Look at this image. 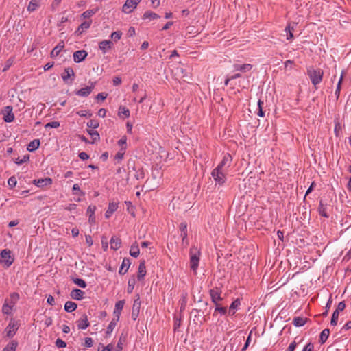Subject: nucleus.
I'll list each match as a JSON object with an SVG mask.
<instances>
[{
    "label": "nucleus",
    "mask_w": 351,
    "mask_h": 351,
    "mask_svg": "<svg viewBox=\"0 0 351 351\" xmlns=\"http://www.w3.org/2000/svg\"><path fill=\"white\" fill-rule=\"evenodd\" d=\"M307 74L312 82V84L316 86L317 84L321 83L323 79L324 72L320 69H315L312 67L308 69Z\"/></svg>",
    "instance_id": "f257e3e1"
},
{
    "label": "nucleus",
    "mask_w": 351,
    "mask_h": 351,
    "mask_svg": "<svg viewBox=\"0 0 351 351\" xmlns=\"http://www.w3.org/2000/svg\"><path fill=\"white\" fill-rule=\"evenodd\" d=\"M199 256L200 252L197 247H193L190 249V267L194 272L198 268Z\"/></svg>",
    "instance_id": "f03ea898"
},
{
    "label": "nucleus",
    "mask_w": 351,
    "mask_h": 351,
    "mask_svg": "<svg viewBox=\"0 0 351 351\" xmlns=\"http://www.w3.org/2000/svg\"><path fill=\"white\" fill-rule=\"evenodd\" d=\"M211 175L217 184L221 186L226 182V177L224 173V169L215 168L212 171Z\"/></svg>",
    "instance_id": "7ed1b4c3"
},
{
    "label": "nucleus",
    "mask_w": 351,
    "mask_h": 351,
    "mask_svg": "<svg viewBox=\"0 0 351 351\" xmlns=\"http://www.w3.org/2000/svg\"><path fill=\"white\" fill-rule=\"evenodd\" d=\"M0 262L5 267H9L14 262V258L11 256V252L9 250H3L1 252Z\"/></svg>",
    "instance_id": "20e7f679"
},
{
    "label": "nucleus",
    "mask_w": 351,
    "mask_h": 351,
    "mask_svg": "<svg viewBox=\"0 0 351 351\" xmlns=\"http://www.w3.org/2000/svg\"><path fill=\"white\" fill-rule=\"evenodd\" d=\"M95 85H96L95 82L90 81L88 86L82 88L78 90H76L75 93L76 95L80 96V97H88L91 93L93 90L95 88Z\"/></svg>",
    "instance_id": "39448f33"
},
{
    "label": "nucleus",
    "mask_w": 351,
    "mask_h": 351,
    "mask_svg": "<svg viewBox=\"0 0 351 351\" xmlns=\"http://www.w3.org/2000/svg\"><path fill=\"white\" fill-rule=\"evenodd\" d=\"M221 290L218 287H215L210 289L209 295L211 298V301L214 304H219V302L223 300V298L221 296Z\"/></svg>",
    "instance_id": "423d86ee"
},
{
    "label": "nucleus",
    "mask_w": 351,
    "mask_h": 351,
    "mask_svg": "<svg viewBox=\"0 0 351 351\" xmlns=\"http://www.w3.org/2000/svg\"><path fill=\"white\" fill-rule=\"evenodd\" d=\"M141 0H126L123 5L122 11L126 14L131 13Z\"/></svg>",
    "instance_id": "0eeeda50"
},
{
    "label": "nucleus",
    "mask_w": 351,
    "mask_h": 351,
    "mask_svg": "<svg viewBox=\"0 0 351 351\" xmlns=\"http://www.w3.org/2000/svg\"><path fill=\"white\" fill-rule=\"evenodd\" d=\"M12 106H7L2 110L3 119L5 122L10 123L14 120V114L12 112Z\"/></svg>",
    "instance_id": "6e6552de"
},
{
    "label": "nucleus",
    "mask_w": 351,
    "mask_h": 351,
    "mask_svg": "<svg viewBox=\"0 0 351 351\" xmlns=\"http://www.w3.org/2000/svg\"><path fill=\"white\" fill-rule=\"evenodd\" d=\"M18 330L17 323L11 320L5 328L6 336L12 337Z\"/></svg>",
    "instance_id": "1a4fd4ad"
},
{
    "label": "nucleus",
    "mask_w": 351,
    "mask_h": 351,
    "mask_svg": "<svg viewBox=\"0 0 351 351\" xmlns=\"http://www.w3.org/2000/svg\"><path fill=\"white\" fill-rule=\"evenodd\" d=\"M139 296L136 299L134 300L131 317L133 320H136L138 316L140 308H141V301L139 300Z\"/></svg>",
    "instance_id": "9d476101"
},
{
    "label": "nucleus",
    "mask_w": 351,
    "mask_h": 351,
    "mask_svg": "<svg viewBox=\"0 0 351 351\" xmlns=\"http://www.w3.org/2000/svg\"><path fill=\"white\" fill-rule=\"evenodd\" d=\"M113 47V42L110 40H104L99 43V48L102 51L103 53H106Z\"/></svg>",
    "instance_id": "9b49d317"
},
{
    "label": "nucleus",
    "mask_w": 351,
    "mask_h": 351,
    "mask_svg": "<svg viewBox=\"0 0 351 351\" xmlns=\"http://www.w3.org/2000/svg\"><path fill=\"white\" fill-rule=\"evenodd\" d=\"M232 160V158L231 155L230 154H226L223 156L222 160L218 164L216 168L219 169H224L225 166L230 167Z\"/></svg>",
    "instance_id": "f8f14e48"
},
{
    "label": "nucleus",
    "mask_w": 351,
    "mask_h": 351,
    "mask_svg": "<svg viewBox=\"0 0 351 351\" xmlns=\"http://www.w3.org/2000/svg\"><path fill=\"white\" fill-rule=\"evenodd\" d=\"M118 204V202H110L109 203L108 209L105 213V217L106 219H109L114 213V212H115L117 210Z\"/></svg>",
    "instance_id": "ddd939ff"
},
{
    "label": "nucleus",
    "mask_w": 351,
    "mask_h": 351,
    "mask_svg": "<svg viewBox=\"0 0 351 351\" xmlns=\"http://www.w3.org/2000/svg\"><path fill=\"white\" fill-rule=\"evenodd\" d=\"M146 267H145V261L142 260L140 261L138 268V275L137 278L139 281L143 280L144 277L146 275Z\"/></svg>",
    "instance_id": "4468645a"
},
{
    "label": "nucleus",
    "mask_w": 351,
    "mask_h": 351,
    "mask_svg": "<svg viewBox=\"0 0 351 351\" xmlns=\"http://www.w3.org/2000/svg\"><path fill=\"white\" fill-rule=\"evenodd\" d=\"M328 205L326 203H324V202L322 199H321L319 201V204L318 207L319 214L325 218H328L329 215L328 213Z\"/></svg>",
    "instance_id": "2eb2a0df"
},
{
    "label": "nucleus",
    "mask_w": 351,
    "mask_h": 351,
    "mask_svg": "<svg viewBox=\"0 0 351 351\" xmlns=\"http://www.w3.org/2000/svg\"><path fill=\"white\" fill-rule=\"evenodd\" d=\"M77 326L79 329L84 330L89 326V322L88 320L87 315L84 314L76 322Z\"/></svg>",
    "instance_id": "dca6fc26"
},
{
    "label": "nucleus",
    "mask_w": 351,
    "mask_h": 351,
    "mask_svg": "<svg viewBox=\"0 0 351 351\" xmlns=\"http://www.w3.org/2000/svg\"><path fill=\"white\" fill-rule=\"evenodd\" d=\"M61 77L64 82H67L68 80L71 78V77H75V73L73 69L71 67H67L66 68L63 73L61 74ZM74 78L71 79V81H73Z\"/></svg>",
    "instance_id": "f3484780"
},
{
    "label": "nucleus",
    "mask_w": 351,
    "mask_h": 351,
    "mask_svg": "<svg viewBox=\"0 0 351 351\" xmlns=\"http://www.w3.org/2000/svg\"><path fill=\"white\" fill-rule=\"evenodd\" d=\"M33 183L38 187H43L51 185L52 184V180L50 178H40L34 180Z\"/></svg>",
    "instance_id": "a211bd4d"
},
{
    "label": "nucleus",
    "mask_w": 351,
    "mask_h": 351,
    "mask_svg": "<svg viewBox=\"0 0 351 351\" xmlns=\"http://www.w3.org/2000/svg\"><path fill=\"white\" fill-rule=\"evenodd\" d=\"M88 53L85 50H80L74 52L73 53V60L74 62L76 63H79L82 61H83L86 57L87 56Z\"/></svg>",
    "instance_id": "6ab92c4d"
},
{
    "label": "nucleus",
    "mask_w": 351,
    "mask_h": 351,
    "mask_svg": "<svg viewBox=\"0 0 351 351\" xmlns=\"http://www.w3.org/2000/svg\"><path fill=\"white\" fill-rule=\"evenodd\" d=\"M124 304H125V301L123 300H119V301L117 302L115 304L114 315H115L114 318L117 319L118 320H119L120 315L123 308Z\"/></svg>",
    "instance_id": "aec40b11"
},
{
    "label": "nucleus",
    "mask_w": 351,
    "mask_h": 351,
    "mask_svg": "<svg viewBox=\"0 0 351 351\" xmlns=\"http://www.w3.org/2000/svg\"><path fill=\"white\" fill-rule=\"evenodd\" d=\"M234 70L240 71L242 73H246L252 70L253 66L251 64H234Z\"/></svg>",
    "instance_id": "412c9836"
},
{
    "label": "nucleus",
    "mask_w": 351,
    "mask_h": 351,
    "mask_svg": "<svg viewBox=\"0 0 351 351\" xmlns=\"http://www.w3.org/2000/svg\"><path fill=\"white\" fill-rule=\"evenodd\" d=\"M110 248L114 250H117L121 246V240L119 237L114 235L110 240Z\"/></svg>",
    "instance_id": "4be33fe9"
},
{
    "label": "nucleus",
    "mask_w": 351,
    "mask_h": 351,
    "mask_svg": "<svg viewBox=\"0 0 351 351\" xmlns=\"http://www.w3.org/2000/svg\"><path fill=\"white\" fill-rule=\"evenodd\" d=\"M14 306L15 304H13V302H11L10 301L8 302V300H5L2 306L3 313L6 315H10Z\"/></svg>",
    "instance_id": "5701e85b"
},
{
    "label": "nucleus",
    "mask_w": 351,
    "mask_h": 351,
    "mask_svg": "<svg viewBox=\"0 0 351 351\" xmlns=\"http://www.w3.org/2000/svg\"><path fill=\"white\" fill-rule=\"evenodd\" d=\"M130 260L128 258H124L122 261L119 271V274H121V275L125 274L128 271V270L130 267Z\"/></svg>",
    "instance_id": "b1692460"
},
{
    "label": "nucleus",
    "mask_w": 351,
    "mask_h": 351,
    "mask_svg": "<svg viewBox=\"0 0 351 351\" xmlns=\"http://www.w3.org/2000/svg\"><path fill=\"white\" fill-rule=\"evenodd\" d=\"M64 47V43L63 41H60L51 51L50 56L51 58L57 57L62 49Z\"/></svg>",
    "instance_id": "393cba45"
},
{
    "label": "nucleus",
    "mask_w": 351,
    "mask_h": 351,
    "mask_svg": "<svg viewBox=\"0 0 351 351\" xmlns=\"http://www.w3.org/2000/svg\"><path fill=\"white\" fill-rule=\"evenodd\" d=\"M92 23V20L86 21H84L80 24V25L78 27L77 29L76 30L75 33L78 35H80L82 34V32L85 30L88 29L90 27V25Z\"/></svg>",
    "instance_id": "a878e982"
},
{
    "label": "nucleus",
    "mask_w": 351,
    "mask_h": 351,
    "mask_svg": "<svg viewBox=\"0 0 351 351\" xmlns=\"http://www.w3.org/2000/svg\"><path fill=\"white\" fill-rule=\"evenodd\" d=\"M96 206L90 205L87 208V214L89 215L88 222L90 223H94L95 222V211Z\"/></svg>",
    "instance_id": "bb28decb"
},
{
    "label": "nucleus",
    "mask_w": 351,
    "mask_h": 351,
    "mask_svg": "<svg viewBox=\"0 0 351 351\" xmlns=\"http://www.w3.org/2000/svg\"><path fill=\"white\" fill-rule=\"evenodd\" d=\"M40 0H31L27 6V10L32 12L38 10L40 6Z\"/></svg>",
    "instance_id": "cd10ccee"
},
{
    "label": "nucleus",
    "mask_w": 351,
    "mask_h": 351,
    "mask_svg": "<svg viewBox=\"0 0 351 351\" xmlns=\"http://www.w3.org/2000/svg\"><path fill=\"white\" fill-rule=\"evenodd\" d=\"M84 292L78 289H74L71 292V296L73 299L80 300L84 298Z\"/></svg>",
    "instance_id": "c85d7f7f"
},
{
    "label": "nucleus",
    "mask_w": 351,
    "mask_h": 351,
    "mask_svg": "<svg viewBox=\"0 0 351 351\" xmlns=\"http://www.w3.org/2000/svg\"><path fill=\"white\" fill-rule=\"evenodd\" d=\"M87 132L91 136L92 138L90 143H95L100 140V136L98 132L93 129H89L87 130Z\"/></svg>",
    "instance_id": "c756f323"
},
{
    "label": "nucleus",
    "mask_w": 351,
    "mask_h": 351,
    "mask_svg": "<svg viewBox=\"0 0 351 351\" xmlns=\"http://www.w3.org/2000/svg\"><path fill=\"white\" fill-rule=\"evenodd\" d=\"M40 146V140L39 139H34L32 141L27 145V150L29 152H34Z\"/></svg>",
    "instance_id": "7c9ffc66"
},
{
    "label": "nucleus",
    "mask_w": 351,
    "mask_h": 351,
    "mask_svg": "<svg viewBox=\"0 0 351 351\" xmlns=\"http://www.w3.org/2000/svg\"><path fill=\"white\" fill-rule=\"evenodd\" d=\"M140 254V250L136 242L134 243L130 249V254L133 257H138Z\"/></svg>",
    "instance_id": "2f4dec72"
},
{
    "label": "nucleus",
    "mask_w": 351,
    "mask_h": 351,
    "mask_svg": "<svg viewBox=\"0 0 351 351\" xmlns=\"http://www.w3.org/2000/svg\"><path fill=\"white\" fill-rule=\"evenodd\" d=\"M240 305L241 301L239 298L234 300L229 307V313L234 315L235 314L234 310L237 309Z\"/></svg>",
    "instance_id": "473e14b6"
},
{
    "label": "nucleus",
    "mask_w": 351,
    "mask_h": 351,
    "mask_svg": "<svg viewBox=\"0 0 351 351\" xmlns=\"http://www.w3.org/2000/svg\"><path fill=\"white\" fill-rule=\"evenodd\" d=\"M17 346L18 342L15 340H12L5 346L2 351H16Z\"/></svg>",
    "instance_id": "72a5a7b5"
},
{
    "label": "nucleus",
    "mask_w": 351,
    "mask_h": 351,
    "mask_svg": "<svg viewBox=\"0 0 351 351\" xmlns=\"http://www.w3.org/2000/svg\"><path fill=\"white\" fill-rule=\"evenodd\" d=\"M330 335V330L326 328L322 331L319 335V343L324 344L328 339Z\"/></svg>",
    "instance_id": "f704fd0d"
},
{
    "label": "nucleus",
    "mask_w": 351,
    "mask_h": 351,
    "mask_svg": "<svg viewBox=\"0 0 351 351\" xmlns=\"http://www.w3.org/2000/svg\"><path fill=\"white\" fill-rule=\"evenodd\" d=\"M143 19L154 20L160 18L159 15L151 11H146L143 15Z\"/></svg>",
    "instance_id": "c9c22d12"
},
{
    "label": "nucleus",
    "mask_w": 351,
    "mask_h": 351,
    "mask_svg": "<svg viewBox=\"0 0 351 351\" xmlns=\"http://www.w3.org/2000/svg\"><path fill=\"white\" fill-rule=\"evenodd\" d=\"M77 304L72 301H67L64 304V310L66 312L71 313L77 308Z\"/></svg>",
    "instance_id": "e433bc0d"
},
{
    "label": "nucleus",
    "mask_w": 351,
    "mask_h": 351,
    "mask_svg": "<svg viewBox=\"0 0 351 351\" xmlns=\"http://www.w3.org/2000/svg\"><path fill=\"white\" fill-rule=\"evenodd\" d=\"M118 114L120 117L128 118L130 117V110L126 107L121 106Z\"/></svg>",
    "instance_id": "4c0bfd02"
},
{
    "label": "nucleus",
    "mask_w": 351,
    "mask_h": 351,
    "mask_svg": "<svg viewBox=\"0 0 351 351\" xmlns=\"http://www.w3.org/2000/svg\"><path fill=\"white\" fill-rule=\"evenodd\" d=\"M118 321L119 320L117 319H115V318H113L111 320V322H110V324L108 326L107 329H106V334L107 335H110V334L112 333V332L113 331L114 328H115Z\"/></svg>",
    "instance_id": "58836bf2"
},
{
    "label": "nucleus",
    "mask_w": 351,
    "mask_h": 351,
    "mask_svg": "<svg viewBox=\"0 0 351 351\" xmlns=\"http://www.w3.org/2000/svg\"><path fill=\"white\" fill-rule=\"evenodd\" d=\"M293 324L297 327L302 326L306 324V319L301 317H295L293 319Z\"/></svg>",
    "instance_id": "ea45409f"
},
{
    "label": "nucleus",
    "mask_w": 351,
    "mask_h": 351,
    "mask_svg": "<svg viewBox=\"0 0 351 351\" xmlns=\"http://www.w3.org/2000/svg\"><path fill=\"white\" fill-rule=\"evenodd\" d=\"M343 72H342L341 75L339 80V82L337 85V88H336V90L335 93L337 99H339V95H340V91H341V84L343 82Z\"/></svg>",
    "instance_id": "a19ab883"
},
{
    "label": "nucleus",
    "mask_w": 351,
    "mask_h": 351,
    "mask_svg": "<svg viewBox=\"0 0 351 351\" xmlns=\"http://www.w3.org/2000/svg\"><path fill=\"white\" fill-rule=\"evenodd\" d=\"M294 30V27H291L290 25H288L285 28L286 37L287 40H292L293 38V31Z\"/></svg>",
    "instance_id": "79ce46f5"
},
{
    "label": "nucleus",
    "mask_w": 351,
    "mask_h": 351,
    "mask_svg": "<svg viewBox=\"0 0 351 351\" xmlns=\"http://www.w3.org/2000/svg\"><path fill=\"white\" fill-rule=\"evenodd\" d=\"M215 309L213 315H215V313L219 312L221 315H225L227 313V308L226 307L222 306L220 304H215Z\"/></svg>",
    "instance_id": "37998d69"
},
{
    "label": "nucleus",
    "mask_w": 351,
    "mask_h": 351,
    "mask_svg": "<svg viewBox=\"0 0 351 351\" xmlns=\"http://www.w3.org/2000/svg\"><path fill=\"white\" fill-rule=\"evenodd\" d=\"M97 12V9L88 10L82 14L84 19H90L93 14Z\"/></svg>",
    "instance_id": "c03bdc74"
},
{
    "label": "nucleus",
    "mask_w": 351,
    "mask_h": 351,
    "mask_svg": "<svg viewBox=\"0 0 351 351\" xmlns=\"http://www.w3.org/2000/svg\"><path fill=\"white\" fill-rule=\"evenodd\" d=\"M125 339H126V336L123 335V334H121L120 337H119V341H118V343H117V349H116L115 351H122V350H123V347H122L123 342H124L125 341Z\"/></svg>",
    "instance_id": "a18cd8bd"
},
{
    "label": "nucleus",
    "mask_w": 351,
    "mask_h": 351,
    "mask_svg": "<svg viewBox=\"0 0 351 351\" xmlns=\"http://www.w3.org/2000/svg\"><path fill=\"white\" fill-rule=\"evenodd\" d=\"M29 160V156L28 154L24 155L22 158L18 157L15 159V163L21 165Z\"/></svg>",
    "instance_id": "49530a36"
},
{
    "label": "nucleus",
    "mask_w": 351,
    "mask_h": 351,
    "mask_svg": "<svg viewBox=\"0 0 351 351\" xmlns=\"http://www.w3.org/2000/svg\"><path fill=\"white\" fill-rule=\"evenodd\" d=\"M339 315V312L335 310V311L333 312V313L332 315L331 321H330V324L332 326H336L337 324Z\"/></svg>",
    "instance_id": "de8ad7c7"
},
{
    "label": "nucleus",
    "mask_w": 351,
    "mask_h": 351,
    "mask_svg": "<svg viewBox=\"0 0 351 351\" xmlns=\"http://www.w3.org/2000/svg\"><path fill=\"white\" fill-rule=\"evenodd\" d=\"M121 36H122V32L121 31H116V32H113L112 34H111V38L114 41V42H117L119 40L121 39Z\"/></svg>",
    "instance_id": "09e8293b"
},
{
    "label": "nucleus",
    "mask_w": 351,
    "mask_h": 351,
    "mask_svg": "<svg viewBox=\"0 0 351 351\" xmlns=\"http://www.w3.org/2000/svg\"><path fill=\"white\" fill-rule=\"evenodd\" d=\"M263 101H262L261 99H259L258 101V110L257 115L261 117H263L265 116V112L263 110Z\"/></svg>",
    "instance_id": "8fccbe9b"
},
{
    "label": "nucleus",
    "mask_w": 351,
    "mask_h": 351,
    "mask_svg": "<svg viewBox=\"0 0 351 351\" xmlns=\"http://www.w3.org/2000/svg\"><path fill=\"white\" fill-rule=\"evenodd\" d=\"M87 126L93 130L96 129L99 127V122L97 120L91 119L87 122Z\"/></svg>",
    "instance_id": "3c124183"
},
{
    "label": "nucleus",
    "mask_w": 351,
    "mask_h": 351,
    "mask_svg": "<svg viewBox=\"0 0 351 351\" xmlns=\"http://www.w3.org/2000/svg\"><path fill=\"white\" fill-rule=\"evenodd\" d=\"M73 282L81 288H85L87 286L86 282L81 278H75L73 280Z\"/></svg>",
    "instance_id": "603ef678"
},
{
    "label": "nucleus",
    "mask_w": 351,
    "mask_h": 351,
    "mask_svg": "<svg viewBox=\"0 0 351 351\" xmlns=\"http://www.w3.org/2000/svg\"><path fill=\"white\" fill-rule=\"evenodd\" d=\"M144 171L143 169H138L136 171V173L134 174V177L137 180H142L144 178Z\"/></svg>",
    "instance_id": "864d4df0"
},
{
    "label": "nucleus",
    "mask_w": 351,
    "mask_h": 351,
    "mask_svg": "<svg viewBox=\"0 0 351 351\" xmlns=\"http://www.w3.org/2000/svg\"><path fill=\"white\" fill-rule=\"evenodd\" d=\"M17 183L16 178L14 176L10 177L8 180V184L11 189L16 186Z\"/></svg>",
    "instance_id": "5fc2aeb1"
},
{
    "label": "nucleus",
    "mask_w": 351,
    "mask_h": 351,
    "mask_svg": "<svg viewBox=\"0 0 351 351\" xmlns=\"http://www.w3.org/2000/svg\"><path fill=\"white\" fill-rule=\"evenodd\" d=\"M134 285H135V280L134 278L130 279L128 280V289H127L128 293H130L132 292L134 287Z\"/></svg>",
    "instance_id": "6e6d98bb"
},
{
    "label": "nucleus",
    "mask_w": 351,
    "mask_h": 351,
    "mask_svg": "<svg viewBox=\"0 0 351 351\" xmlns=\"http://www.w3.org/2000/svg\"><path fill=\"white\" fill-rule=\"evenodd\" d=\"M60 122L59 121H51V122H49L47 123L45 125V128H57L60 126Z\"/></svg>",
    "instance_id": "4d7b16f0"
},
{
    "label": "nucleus",
    "mask_w": 351,
    "mask_h": 351,
    "mask_svg": "<svg viewBox=\"0 0 351 351\" xmlns=\"http://www.w3.org/2000/svg\"><path fill=\"white\" fill-rule=\"evenodd\" d=\"M19 300V295L18 293L14 292L10 294V302H13V304H16V302Z\"/></svg>",
    "instance_id": "13d9d810"
},
{
    "label": "nucleus",
    "mask_w": 351,
    "mask_h": 351,
    "mask_svg": "<svg viewBox=\"0 0 351 351\" xmlns=\"http://www.w3.org/2000/svg\"><path fill=\"white\" fill-rule=\"evenodd\" d=\"M180 237H182V245L186 247L189 245V241L187 239V233L180 234Z\"/></svg>",
    "instance_id": "bf43d9fd"
},
{
    "label": "nucleus",
    "mask_w": 351,
    "mask_h": 351,
    "mask_svg": "<svg viewBox=\"0 0 351 351\" xmlns=\"http://www.w3.org/2000/svg\"><path fill=\"white\" fill-rule=\"evenodd\" d=\"M93 346V340L90 337H86L84 339V346L90 348Z\"/></svg>",
    "instance_id": "052dcab7"
},
{
    "label": "nucleus",
    "mask_w": 351,
    "mask_h": 351,
    "mask_svg": "<svg viewBox=\"0 0 351 351\" xmlns=\"http://www.w3.org/2000/svg\"><path fill=\"white\" fill-rule=\"evenodd\" d=\"M56 346L58 348H65L66 346V343L63 340H62L60 339H57L56 341Z\"/></svg>",
    "instance_id": "680f3d73"
},
{
    "label": "nucleus",
    "mask_w": 351,
    "mask_h": 351,
    "mask_svg": "<svg viewBox=\"0 0 351 351\" xmlns=\"http://www.w3.org/2000/svg\"><path fill=\"white\" fill-rule=\"evenodd\" d=\"M331 304H332V300L329 299L328 302L326 303V310L325 311L322 313V316H327L328 315V311L331 306Z\"/></svg>",
    "instance_id": "e2e57ef3"
},
{
    "label": "nucleus",
    "mask_w": 351,
    "mask_h": 351,
    "mask_svg": "<svg viewBox=\"0 0 351 351\" xmlns=\"http://www.w3.org/2000/svg\"><path fill=\"white\" fill-rule=\"evenodd\" d=\"M101 245H102V248L104 249V250L106 251L108 250V243L106 237H102V238H101Z\"/></svg>",
    "instance_id": "0e129e2a"
},
{
    "label": "nucleus",
    "mask_w": 351,
    "mask_h": 351,
    "mask_svg": "<svg viewBox=\"0 0 351 351\" xmlns=\"http://www.w3.org/2000/svg\"><path fill=\"white\" fill-rule=\"evenodd\" d=\"M345 308H346V304H345L344 301H342L338 304L337 307L335 310L340 313V312L343 311L345 309Z\"/></svg>",
    "instance_id": "69168bd1"
},
{
    "label": "nucleus",
    "mask_w": 351,
    "mask_h": 351,
    "mask_svg": "<svg viewBox=\"0 0 351 351\" xmlns=\"http://www.w3.org/2000/svg\"><path fill=\"white\" fill-rule=\"evenodd\" d=\"M180 234L187 233V225L186 223H181L180 225Z\"/></svg>",
    "instance_id": "338daca9"
},
{
    "label": "nucleus",
    "mask_w": 351,
    "mask_h": 351,
    "mask_svg": "<svg viewBox=\"0 0 351 351\" xmlns=\"http://www.w3.org/2000/svg\"><path fill=\"white\" fill-rule=\"evenodd\" d=\"M314 346L311 343H308L306 345V346L303 348L302 351H313Z\"/></svg>",
    "instance_id": "774afa93"
}]
</instances>
